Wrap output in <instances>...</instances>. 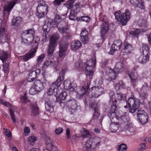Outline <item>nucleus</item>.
<instances>
[{
    "mask_svg": "<svg viewBox=\"0 0 151 151\" xmlns=\"http://www.w3.org/2000/svg\"><path fill=\"white\" fill-rule=\"evenodd\" d=\"M35 32L32 29L25 31L21 35L22 42L25 44H29L32 40V44L33 45L32 48L31 50L28 53L24 56L21 57L20 58L24 61H26L29 59L34 57L35 53L36 52L40 38L38 37L33 38Z\"/></svg>",
    "mask_w": 151,
    "mask_h": 151,
    "instance_id": "f257e3e1",
    "label": "nucleus"
},
{
    "mask_svg": "<svg viewBox=\"0 0 151 151\" xmlns=\"http://www.w3.org/2000/svg\"><path fill=\"white\" fill-rule=\"evenodd\" d=\"M66 15H63L61 17L57 15L54 20L49 18H47L45 20V24L43 26V29L44 32L43 37L45 38H47V35L51 27H58V30L60 33H67L68 30V28L66 24L63 21V19L65 18Z\"/></svg>",
    "mask_w": 151,
    "mask_h": 151,
    "instance_id": "f03ea898",
    "label": "nucleus"
},
{
    "mask_svg": "<svg viewBox=\"0 0 151 151\" xmlns=\"http://www.w3.org/2000/svg\"><path fill=\"white\" fill-rule=\"evenodd\" d=\"M96 63V56L94 55L92 57L91 60H87L84 62L83 64L81 61L79 62L76 63L74 64V67L77 70H85L86 75L91 76L93 74V68L95 67Z\"/></svg>",
    "mask_w": 151,
    "mask_h": 151,
    "instance_id": "7ed1b4c3",
    "label": "nucleus"
},
{
    "mask_svg": "<svg viewBox=\"0 0 151 151\" xmlns=\"http://www.w3.org/2000/svg\"><path fill=\"white\" fill-rule=\"evenodd\" d=\"M109 95L110 98V103H112L113 104L111 105L110 111L112 112V114L113 116L114 115V112L116 113L115 114L116 118L119 119L118 116L117 115V112H120L119 111H118L116 110V102H119L120 101L124 100L125 99V95L124 94H122L121 93H116L114 94V92L111 91L109 94Z\"/></svg>",
    "mask_w": 151,
    "mask_h": 151,
    "instance_id": "20e7f679",
    "label": "nucleus"
},
{
    "mask_svg": "<svg viewBox=\"0 0 151 151\" xmlns=\"http://www.w3.org/2000/svg\"><path fill=\"white\" fill-rule=\"evenodd\" d=\"M103 79L101 78L98 81V86L93 87L91 89H89L88 93V96L90 98L94 97L97 98L101 95L104 92L103 87Z\"/></svg>",
    "mask_w": 151,
    "mask_h": 151,
    "instance_id": "39448f33",
    "label": "nucleus"
},
{
    "mask_svg": "<svg viewBox=\"0 0 151 151\" xmlns=\"http://www.w3.org/2000/svg\"><path fill=\"white\" fill-rule=\"evenodd\" d=\"M101 142V139L99 137L90 138L83 145V150L86 151L93 149L99 147Z\"/></svg>",
    "mask_w": 151,
    "mask_h": 151,
    "instance_id": "423d86ee",
    "label": "nucleus"
},
{
    "mask_svg": "<svg viewBox=\"0 0 151 151\" xmlns=\"http://www.w3.org/2000/svg\"><path fill=\"white\" fill-rule=\"evenodd\" d=\"M115 114L114 116L112 114V112L110 111L109 114V116L111 121V123L109 125V129L111 132L114 133H115L119 129L120 127V124L118 122H114L112 121V119H114V120L117 119L118 120H119L122 119V120H124L125 117H128L127 116H122L120 112H117V115L118 116L119 119L118 118H116V116L115 114L116 113L114 112Z\"/></svg>",
    "mask_w": 151,
    "mask_h": 151,
    "instance_id": "0eeeda50",
    "label": "nucleus"
},
{
    "mask_svg": "<svg viewBox=\"0 0 151 151\" xmlns=\"http://www.w3.org/2000/svg\"><path fill=\"white\" fill-rule=\"evenodd\" d=\"M63 79V76H61L60 75L56 82L53 83L50 85L47 92L48 95L56 96L59 91V88L60 87Z\"/></svg>",
    "mask_w": 151,
    "mask_h": 151,
    "instance_id": "6e6552de",
    "label": "nucleus"
},
{
    "mask_svg": "<svg viewBox=\"0 0 151 151\" xmlns=\"http://www.w3.org/2000/svg\"><path fill=\"white\" fill-rule=\"evenodd\" d=\"M139 105L140 101L139 100L135 98H131L128 99L127 105L125 106L124 107L127 108L128 106L129 112L133 113L139 107Z\"/></svg>",
    "mask_w": 151,
    "mask_h": 151,
    "instance_id": "1a4fd4ad",
    "label": "nucleus"
},
{
    "mask_svg": "<svg viewBox=\"0 0 151 151\" xmlns=\"http://www.w3.org/2000/svg\"><path fill=\"white\" fill-rule=\"evenodd\" d=\"M150 55L148 45L146 44H143L142 53L137 59L138 62L142 64L145 63L149 60Z\"/></svg>",
    "mask_w": 151,
    "mask_h": 151,
    "instance_id": "9d476101",
    "label": "nucleus"
},
{
    "mask_svg": "<svg viewBox=\"0 0 151 151\" xmlns=\"http://www.w3.org/2000/svg\"><path fill=\"white\" fill-rule=\"evenodd\" d=\"M48 6L43 1H40L37 7L36 15L39 18L43 17L47 13Z\"/></svg>",
    "mask_w": 151,
    "mask_h": 151,
    "instance_id": "9b49d317",
    "label": "nucleus"
},
{
    "mask_svg": "<svg viewBox=\"0 0 151 151\" xmlns=\"http://www.w3.org/2000/svg\"><path fill=\"white\" fill-rule=\"evenodd\" d=\"M59 38V36L58 33L53 35L51 37L49 48L47 51L48 56L50 57L52 55L55 48L57 45V40Z\"/></svg>",
    "mask_w": 151,
    "mask_h": 151,
    "instance_id": "f8f14e48",
    "label": "nucleus"
},
{
    "mask_svg": "<svg viewBox=\"0 0 151 151\" xmlns=\"http://www.w3.org/2000/svg\"><path fill=\"white\" fill-rule=\"evenodd\" d=\"M82 7V5L80 3H78L71 8V12L69 15L70 19L73 20H76L77 22L81 20L80 19H79V17H76V15L78 12H80V9Z\"/></svg>",
    "mask_w": 151,
    "mask_h": 151,
    "instance_id": "ddd939ff",
    "label": "nucleus"
},
{
    "mask_svg": "<svg viewBox=\"0 0 151 151\" xmlns=\"http://www.w3.org/2000/svg\"><path fill=\"white\" fill-rule=\"evenodd\" d=\"M19 2L18 0H12L9 1L4 5V11L6 12L8 14L7 15L6 17V19L8 18L10 12L14 6L16 4L19 3Z\"/></svg>",
    "mask_w": 151,
    "mask_h": 151,
    "instance_id": "4468645a",
    "label": "nucleus"
},
{
    "mask_svg": "<svg viewBox=\"0 0 151 151\" xmlns=\"http://www.w3.org/2000/svg\"><path fill=\"white\" fill-rule=\"evenodd\" d=\"M137 117L140 122L142 124H146L148 121V117L147 114L143 110L138 111Z\"/></svg>",
    "mask_w": 151,
    "mask_h": 151,
    "instance_id": "2eb2a0df",
    "label": "nucleus"
},
{
    "mask_svg": "<svg viewBox=\"0 0 151 151\" xmlns=\"http://www.w3.org/2000/svg\"><path fill=\"white\" fill-rule=\"evenodd\" d=\"M148 89L147 84L146 83H144L142 87L138 90L139 97L141 99L144 100L147 97L148 94L147 93V91Z\"/></svg>",
    "mask_w": 151,
    "mask_h": 151,
    "instance_id": "dca6fc26",
    "label": "nucleus"
},
{
    "mask_svg": "<svg viewBox=\"0 0 151 151\" xmlns=\"http://www.w3.org/2000/svg\"><path fill=\"white\" fill-rule=\"evenodd\" d=\"M67 45H65L61 46L60 45L59 54L57 58V60L58 62L61 61L64 57L67 55L66 50Z\"/></svg>",
    "mask_w": 151,
    "mask_h": 151,
    "instance_id": "f3484780",
    "label": "nucleus"
},
{
    "mask_svg": "<svg viewBox=\"0 0 151 151\" xmlns=\"http://www.w3.org/2000/svg\"><path fill=\"white\" fill-rule=\"evenodd\" d=\"M118 73L114 69L113 70L108 68L106 71V78L109 81L114 80Z\"/></svg>",
    "mask_w": 151,
    "mask_h": 151,
    "instance_id": "a211bd4d",
    "label": "nucleus"
},
{
    "mask_svg": "<svg viewBox=\"0 0 151 151\" xmlns=\"http://www.w3.org/2000/svg\"><path fill=\"white\" fill-rule=\"evenodd\" d=\"M128 75L130 78L133 87L135 86L137 82L141 80V78L135 72L134 73L133 72H129Z\"/></svg>",
    "mask_w": 151,
    "mask_h": 151,
    "instance_id": "6ab92c4d",
    "label": "nucleus"
},
{
    "mask_svg": "<svg viewBox=\"0 0 151 151\" xmlns=\"http://www.w3.org/2000/svg\"><path fill=\"white\" fill-rule=\"evenodd\" d=\"M2 104L4 105L5 106L9 107L10 116L14 122L15 123L16 122V120L15 118L14 112L16 110V107L14 106L11 105L8 102H6L4 101L3 102V103H2Z\"/></svg>",
    "mask_w": 151,
    "mask_h": 151,
    "instance_id": "aec40b11",
    "label": "nucleus"
},
{
    "mask_svg": "<svg viewBox=\"0 0 151 151\" xmlns=\"http://www.w3.org/2000/svg\"><path fill=\"white\" fill-rule=\"evenodd\" d=\"M122 44V42L120 40H115L113 44L111 45L110 48L109 54L113 55L115 51L118 50L120 48Z\"/></svg>",
    "mask_w": 151,
    "mask_h": 151,
    "instance_id": "412c9836",
    "label": "nucleus"
},
{
    "mask_svg": "<svg viewBox=\"0 0 151 151\" xmlns=\"http://www.w3.org/2000/svg\"><path fill=\"white\" fill-rule=\"evenodd\" d=\"M66 105L69 111L73 112L77 109L76 101L73 99L69 100L66 103Z\"/></svg>",
    "mask_w": 151,
    "mask_h": 151,
    "instance_id": "4be33fe9",
    "label": "nucleus"
},
{
    "mask_svg": "<svg viewBox=\"0 0 151 151\" xmlns=\"http://www.w3.org/2000/svg\"><path fill=\"white\" fill-rule=\"evenodd\" d=\"M109 23L105 22H102L101 27V37L104 38L108 32L109 30Z\"/></svg>",
    "mask_w": 151,
    "mask_h": 151,
    "instance_id": "5701e85b",
    "label": "nucleus"
},
{
    "mask_svg": "<svg viewBox=\"0 0 151 151\" xmlns=\"http://www.w3.org/2000/svg\"><path fill=\"white\" fill-rule=\"evenodd\" d=\"M124 47L121 51L122 55H125L130 53L132 50L133 49L132 45L125 41L124 42Z\"/></svg>",
    "mask_w": 151,
    "mask_h": 151,
    "instance_id": "b1692460",
    "label": "nucleus"
},
{
    "mask_svg": "<svg viewBox=\"0 0 151 151\" xmlns=\"http://www.w3.org/2000/svg\"><path fill=\"white\" fill-rule=\"evenodd\" d=\"M130 18V14L128 10H126L122 16L121 24L123 25H125Z\"/></svg>",
    "mask_w": 151,
    "mask_h": 151,
    "instance_id": "393cba45",
    "label": "nucleus"
},
{
    "mask_svg": "<svg viewBox=\"0 0 151 151\" xmlns=\"http://www.w3.org/2000/svg\"><path fill=\"white\" fill-rule=\"evenodd\" d=\"M130 2L136 7H139L143 9L145 8L144 3L142 0H130Z\"/></svg>",
    "mask_w": 151,
    "mask_h": 151,
    "instance_id": "a878e982",
    "label": "nucleus"
},
{
    "mask_svg": "<svg viewBox=\"0 0 151 151\" xmlns=\"http://www.w3.org/2000/svg\"><path fill=\"white\" fill-rule=\"evenodd\" d=\"M81 46V42L78 40H74L71 42L70 48L72 51H76L80 48Z\"/></svg>",
    "mask_w": 151,
    "mask_h": 151,
    "instance_id": "bb28decb",
    "label": "nucleus"
},
{
    "mask_svg": "<svg viewBox=\"0 0 151 151\" xmlns=\"http://www.w3.org/2000/svg\"><path fill=\"white\" fill-rule=\"evenodd\" d=\"M125 128L131 133L134 134L136 131V128L130 122H128L125 126Z\"/></svg>",
    "mask_w": 151,
    "mask_h": 151,
    "instance_id": "cd10ccee",
    "label": "nucleus"
},
{
    "mask_svg": "<svg viewBox=\"0 0 151 151\" xmlns=\"http://www.w3.org/2000/svg\"><path fill=\"white\" fill-rule=\"evenodd\" d=\"M33 85L39 92L43 90L44 88L43 83L39 80L35 81Z\"/></svg>",
    "mask_w": 151,
    "mask_h": 151,
    "instance_id": "c85d7f7f",
    "label": "nucleus"
},
{
    "mask_svg": "<svg viewBox=\"0 0 151 151\" xmlns=\"http://www.w3.org/2000/svg\"><path fill=\"white\" fill-rule=\"evenodd\" d=\"M55 65V62L52 61L50 60L45 61L43 64L42 70L45 71V69L51 66H54Z\"/></svg>",
    "mask_w": 151,
    "mask_h": 151,
    "instance_id": "c756f323",
    "label": "nucleus"
},
{
    "mask_svg": "<svg viewBox=\"0 0 151 151\" xmlns=\"http://www.w3.org/2000/svg\"><path fill=\"white\" fill-rule=\"evenodd\" d=\"M115 70L119 73L123 71L124 70V66L121 62H119L116 63L114 68Z\"/></svg>",
    "mask_w": 151,
    "mask_h": 151,
    "instance_id": "7c9ffc66",
    "label": "nucleus"
},
{
    "mask_svg": "<svg viewBox=\"0 0 151 151\" xmlns=\"http://www.w3.org/2000/svg\"><path fill=\"white\" fill-rule=\"evenodd\" d=\"M71 83L69 79L66 80L64 82V86L65 89L69 90L70 91L74 90V88L71 86Z\"/></svg>",
    "mask_w": 151,
    "mask_h": 151,
    "instance_id": "2f4dec72",
    "label": "nucleus"
},
{
    "mask_svg": "<svg viewBox=\"0 0 151 151\" xmlns=\"http://www.w3.org/2000/svg\"><path fill=\"white\" fill-rule=\"evenodd\" d=\"M88 86H84L81 88H80V90L78 91V94L81 96L86 94V91L88 90Z\"/></svg>",
    "mask_w": 151,
    "mask_h": 151,
    "instance_id": "473e14b6",
    "label": "nucleus"
},
{
    "mask_svg": "<svg viewBox=\"0 0 151 151\" xmlns=\"http://www.w3.org/2000/svg\"><path fill=\"white\" fill-rule=\"evenodd\" d=\"M22 20V18L18 17L13 19L12 22V25L14 26H17L20 24Z\"/></svg>",
    "mask_w": 151,
    "mask_h": 151,
    "instance_id": "72a5a7b5",
    "label": "nucleus"
},
{
    "mask_svg": "<svg viewBox=\"0 0 151 151\" xmlns=\"http://www.w3.org/2000/svg\"><path fill=\"white\" fill-rule=\"evenodd\" d=\"M32 111L31 115L32 116H36L39 114L38 108L36 105V104H35L31 105Z\"/></svg>",
    "mask_w": 151,
    "mask_h": 151,
    "instance_id": "f704fd0d",
    "label": "nucleus"
},
{
    "mask_svg": "<svg viewBox=\"0 0 151 151\" xmlns=\"http://www.w3.org/2000/svg\"><path fill=\"white\" fill-rule=\"evenodd\" d=\"M67 96V93L65 91H63L56 96V101H59L65 99Z\"/></svg>",
    "mask_w": 151,
    "mask_h": 151,
    "instance_id": "c9c22d12",
    "label": "nucleus"
},
{
    "mask_svg": "<svg viewBox=\"0 0 151 151\" xmlns=\"http://www.w3.org/2000/svg\"><path fill=\"white\" fill-rule=\"evenodd\" d=\"M37 78L36 75L33 71L30 72L27 78V81L29 82L32 81Z\"/></svg>",
    "mask_w": 151,
    "mask_h": 151,
    "instance_id": "e433bc0d",
    "label": "nucleus"
},
{
    "mask_svg": "<svg viewBox=\"0 0 151 151\" xmlns=\"http://www.w3.org/2000/svg\"><path fill=\"white\" fill-rule=\"evenodd\" d=\"M8 58V55L3 50H0V59L4 63L6 62Z\"/></svg>",
    "mask_w": 151,
    "mask_h": 151,
    "instance_id": "4c0bfd02",
    "label": "nucleus"
},
{
    "mask_svg": "<svg viewBox=\"0 0 151 151\" xmlns=\"http://www.w3.org/2000/svg\"><path fill=\"white\" fill-rule=\"evenodd\" d=\"M46 109L50 112L53 111V108L52 105L51 104V102L49 100H47L45 101Z\"/></svg>",
    "mask_w": 151,
    "mask_h": 151,
    "instance_id": "58836bf2",
    "label": "nucleus"
},
{
    "mask_svg": "<svg viewBox=\"0 0 151 151\" xmlns=\"http://www.w3.org/2000/svg\"><path fill=\"white\" fill-rule=\"evenodd\" d=\"M125 88V85L122 81H119L115 86V88L116 90L122 91V89H124Z\"/></svg>",
    "mask_w": 151,
    "mask_h": 151,
    "instance_id": "ea45409f",
    "label": "nucleus"
},
{
    "mask_svg": "<svg viewBox=\"0 0 151 151\" xmlns=\"http://www.w3.org/2000/svg\"><path fill=\"white\" fill-rule=\"evenodd\" d=\"M144 31L143 29H132L130 32L129 33L133 35H137Z\"/></svg>",
    "mask_w": 151,
    "mask_h": 151,
    "instance_id": "a19ab883",
    "label": "nucleus"
},
{
    "mask_svg": "<svg viewBox=\"0 0 151 151\" xmlns=\"http://www.w3.org/2000/svg\"><path fill=\"white\" fill-rule=\"evenodd\" d=\"M91 106L94 108V114L93 115L94 117L95 118L96 116V117H98L99 115L98 111L99 105L98 104H94Z\"/></svg>",
    "mask_w": 151,
    "mask_h": 151,
    "instance_id": "79ce46f5",
    "label": "nucleus"
},
{
    "mask_svg": "<svg viewBox=\"0 0 151 151\" xmlns=\"http://www.w3.org/2000/svg\"><path fill=\"white\" fill-rule=\"evenodd\" d=\"M114 15L116 19L121 23L122 16V12L120 11H117L114 13Z\"/></svg>",
    "mask_w": 151,
    "mask_h": 151,
    "instance_id": "37998d69",
    "label": "nucleus"
},
{
    "mask_svg": "<svg viewBox=\"0 0 151 151\" xmlns=\"http://www.w3.org/2000/svg\"><path fill=\"white\" fill-rule=\"evenodd\" d=\"M45 142L47 147H50L52 146L53 144L52 140L48 136L46 137Z\"/></svg>",
    "mask_w": 151,
    "mask_h": 151,
    "instance_id": "c03bdc74",
    "label": "nucleus"
},
{
    "mask_svg": "<svg viewBox=\"0 0 151 151\" xmlns=\"http://www.w3.org/2000/svg\"><path fill=\"white\" fill-rule=\"evenodd\" d=\"M118 149L119 151H127V148L125 144L122 143L118 146Z\"/></svg>",
    "mask_w": 151,
    "mask_h": 151,
    "instance_id": "a18cd8bd",
    "label": "nucleus"
},
{
    "mask_svg": "<svg viewBox=\"0 0 151 151\" xmlns=\"http://www.w3.org/2000/svg\"><path fill=\"white\" fill-rule=\"evenodd\" d=\"M2 23V20L0 19V33L1 35H3L5 34V28Z\"/></svg>",
    "mask_w": 151,
    "mask_h": 151,
    "instance_id": "49530a36",
    "label": "nucleus"
},
{
    "mask_svg": "<svg viewBox=\"0 0 151 151\" xmlns=\"http://www.w3.org/2000/svg\"><path fill=\"white\" fill-rule=\"evenodd\" d=\"M39 92L38 90L36 89V88L34 87L33 85L32 86L29 91V93L31 95L36 94Z\"/></svg>",
    "mask_w": 151,
    "mask_h": 151,
    "instance_id": "de8ad7c7",
    "label": "nucleus"
},
{
    "mask_svg": "<svg viewBox=\"0 0 151 151\" xmlns=\"http://www.w3.org/2000/svg\"><path fill=\"white\" fill-rule=\"evenodd\" d=\"M45 55L44 54H42L38 56L37 59V62L38 65L39 64H41L43 60L44 59L45 57Z\"/></svg>",
    "mask_w": 151,
    "mask_h": 151,
    "instance_id": "09e8293b",
    "label": "nucleus"
},
{
    "mask_svg": "<svg viewBox=\"0 0 151 151\" xmlns=\"http://www.w3.org/2000/svg\"><path fill=\"white\" fill-rule=\"evenodd\" d=\"M74 1L75 0H69L68 1L66 4L67 7L70 9L71 10V8L74 6V5H73L74 3Z\"/></svg>",
    "mask_w": 151,
    "mask_h": 151,
    "instance_id": "8fccbe9b",
    "label": "nucleus"
},
{
    "mask_svg": "<svg viewBox=\"0 0 151 151\" xmlns=\"http://www.w3.org/2000/svg\"><path fill=\"white\" fill-rule=\"evenodd\" d=\"M4 131V134L7 137V139L9 141L12 140L10 130L8 129H5Z\"/></svg>",
    "mask_w": 151,
    "mask_h": 151,
    "instance_id": "3c124183",
    "label": "nucleus"
},
{
    "mask_svg": "<svg viewBox=\"0 0 151 151\" xmlns=\"http://www.w3.org/2000/svg\"><path fill=\"white\" fill-rule=\"evenodd\" d=\"M147 148L146 144L145 143H143L140 144L139 146L138 151L144 150Z\"/></svg>",
    "mask_w": 151,
    "mask_h": 151,
    "instance_id": "603ef678",
    "label": "nucleus"
},
{
    "mask_svg": "<svg viewBox=\"0 0 151 151\" xmlns=\"http://www.w3.org/2000/svg\"><path fill=\"white\" fill-rule=\"evenodd\" d=\"M79 19H80L81 20L79 21H83L86 22H88L90 21V18L87 16H83L79 17Z\"/></svg>",
    "mask_w": 151,
    "mask_h": 151,
    "instance_id": "864d4df0",
    "label": "nucleus"
},
{
    "mask_svg": "<svg viewBox=\"0 0 151 151\" xmlns=\"http://www.w3.org/2000/svg\"><path fill=\"white\" fill-rule=\"evenodd\" d=\"M82 135L84 137H86L89 135V133L88 131L85 129L83 128L81 131Z\"/></svg>",
    "mask_w": 151,
    "mask_h": 151,
    "instance_id": "5fc2aeb1",
    "label": "nucleus"
},
{
    "mask_svg": "<svg viewBox=\"0 0 151 151\" xmlns=\"http://www.w3.org/2000/svg\"><path fill=\"white\" fill-rule=\"evenodd\" d=\"M21 101L23 103L26 104L28 102L29 103V101L25 95L21 97Z\"/></svg>",
    "mask_w": 151,
    "mask_h": 151,
    "instance_id": "6e6d98bb",
    "label": "nucleus"
},
{
    "mask_svg": "<svg viewBox=\"0 0 151 151\" xmlns=\"http://www.w3.org/2000/svg\"><path fill=\"white\" fill-rule=\"evenodd\" d=\"M37 139V138L36 137L34 136H32L29 137L28 141L30 143H32L36 141Z\"/></svg>",
    "mask_w": 151,
    "mask_h": 151,
    "instance_id": "4d7b16f0",
    "label": "nucleus"
},
{
    "mask_svg": "<svg viewBox=\"0 0 151 151\" xmlns=\"http://www.w3.org/2000/svg\"><path fill=\"white\" fill-rule=\"evenodd\" d=\"M3 70L5 73H7L9 70V64L8 63L4 64Z\"/></svg>",
    "mask_w": 151,
    "mask_h": 151,
    "instance_id": "13d9d810",
    "label": "nucleus"
},
{
    "mask_svg": "<svg viewBox=\"0 0 151 151\" xmlns=\"http://www.w3.org/2000/svg\"><path fill=\"white\" fill-rule=\"evenodd\" d=\"M81 40L83 44H86L88 41V36H86V37H81Z\"/></svg>",
    "mask_w": 151,
    "mask_h": 151,
    "instance_id": "bf43d9fd",
    "label": "nucleus"
},
{
    "mask_svg": "<svg viewBox=\"0 0 151 151\" xmlns=\"http://www.w3.org/2000/svg\"><path fill=\"white\" fill-rule=\"evenodd\" d=\"M88 31L85 28L83 29L82 30L80 35L81 37H86V36H88Z\"/></svg>",
    "mask_w": 151,
    "mask_h": 151,
    "instance_id": "052dcab7",
    "label": "nucleus"
},
{
    "mask_svg": "<svg viewBox=\"0 0 151 151\" xmlns=\"http://www.w3.org/2000/svg\"><path fill=\"white\" fill-rule=\"evenodd\" d=\"M30 131L29 128L28 127H25L24 129V135L26 136L29 135L30 133Z\"/></svg>",
    "mask_w": 151,
    "mask_h": 151,
    "instance_id": "680f3d73",
    "label": "nucleus"
},
{
    "mask_svg": "<svg viewBox=\"0 0 151 151\" xmlns=\"http://www.w3.org/2000/svg\"><path fill=\"white\" fill-rule=\"evenodd\" d=\"M63 132V129L62 128L59 127L57 128L55 130V132L56 134L58 135L61 133Z\"/></svg>",
    "mask_w": 151,
    "mask_h": 151,
    "instance_id": "e2e57ef3",
    "label": "nucleus"
},
{
    "mask_svg": "<svg viewBox=\"0 0 151 151\" xmlns=\"http://www.w3.org/2000/svg\"><path fill=\"white\" fill-rule=\"evenodd\" d=\"M49 148L50 149V151H58V149L57 147L55 146L53 144Z\"/></svg>",
    "mask_w": 151,
    "mask_h": 151,
    "instance_id": "0e129e2a",
    "label": "nucleus"
},
{
    "mask_svg": "<svg viewBox=\"0 0 151 151\" xmlns=\"http://www.w3.org/2000/svg\"><path fill=\"white\" fill-rule=\"evenodd\" d=\"M64 0H55L54 4L55 5H59L61 2H63Z\"/></svg>",
    "mask_w": 151,
    "mask_h": 151,
    "instance_id": "69168bd1",
    "label": "nucleus"
},
{
    "mask_svg": "<svg viewBox=\"0 0 151 151\" xmlns=\"http://www.w3.org/2000/svg\"><path fill=\"white\" fill-rule=\"evenodd\" d=\"M66 133L67 139H70V130L69 129H67L66 130Z\"/></svg>",
    "mask_w": 151,
    "mask_h": 151,
    "instance_id": "338daca9",
    "label": "nucleus"
},
{
    "mask_svg": "<svg viewBox=\"0 0 151 151\" xmlns=\"http://www.w3.org/2000/svg\"><path fill=\"white\" fill-rule=\"evenodd\" d=\"M147 36L148 39V43L151 45V33L149 35H147Z\"/></svg>",
    "mask_w": 151,
    "mask_h": 151,
    "instance_id": "774afa93",
    "label": "nucleus"
}]
</instances>
